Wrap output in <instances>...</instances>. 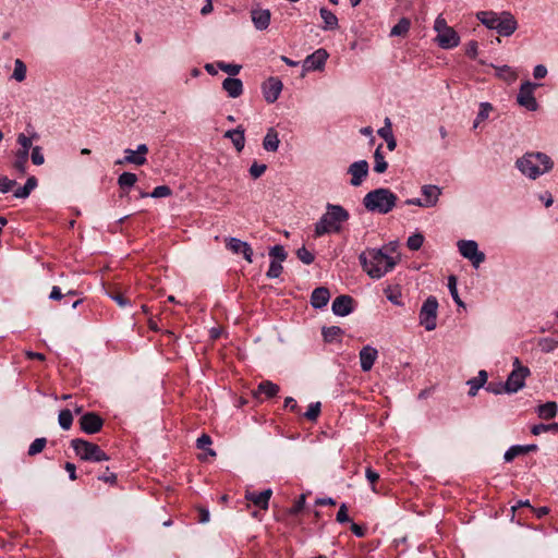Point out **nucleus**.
I'll use <instances>...</instances> for the list:
<instances>
[{"label":"nucleus","mask_w":558,"mask_h":558,"mask_svg":"<svg viewBox=\"0 0 558 558\" xmlns=\"http://www.w3.org/2000/svg\"><path fill=\"white\" fill-rule=\"evenodd\" d=\"M330 299V293L327 288H316L311 295V304L315 308H322L327 305Z\"/></svg>","instance_id":"23"},{"label":"nucleus","mask_w":558,"mask_h":558,"mask_svg":"<svg viewBox=\"0 0 558 558\" xmlns=\"http://www.w3.org/2000/svg\"><path fill=\"white\" fill-rule=\"evenodd\" d=\"M267 169V166L265 163H258L256 161H254L251 167H250V174L253 179H258L259 177H262L265 171Z\"/></svg>","instance_id":"46"},{"label":"nucleus","mask_w":558,"mask_h":558,"mask_svg":"<svg viewBox=\"0 0 558 558\" xmlns=\"http://www.w3.org/2000/svg\"><path fill=\"white\" fill-rule=\"evenodd\" d=\"M353 299L350 295L337 296L331 305V310L337 316H347L353 311Z\"/></svg>","instance_id":"18"},{"label":"nucleus","mask_w":558,"mask_h":558,"mask_svg":"<svg viewBox=\"0 0 558 558\" xmlns=\"http://www.w3.org/2000/svg\"><path fill=\"white\" fill-rule=\"evenodd\" d=\"M530 376V369L523 366L518 357L513 360V369L509 374L504 388L507 393H515L525 385L526 377Z\"/></svg>","instance_id":"8"},{"label":"nucleus","mask_w":558,"mask_h":558,"mask_svg":"<svg viewBox=\"0 0 558 558\" xmlns=\"http://www.w3.org/2000/svg\"><path fill=\"white\" fill-rule=\"evenodd\" d=\"M487 381V373L486 371H480L478 375L474 378L468 380V385L470 386L469 395L471 397L476 396L478 389L484 386Z\"/></svg>","instance_id":"29"},{"label":"nucleus","mask_w":558,"mask_h":558,"mask_svg":"<svg viewBox=\"0 0 558 558\" xmlns=\"http://www.w3.org/2000/svg\"><path fill=\"white\" fill-rule=\"evenodd\" d=\"M17 143L22 147L20 150H25L26 153L29 151V148L32 147V140L27 137L25 134L21 133L17 136Z\"/></svg>","instance_id":"56"},{"label":"nucleus","mask_w":558,"mask_h":558,"mask_svg":"<svg viewBox=\"0 0 558 558\" xmlns=\"http://www.w3.org/2000/svg\"><path fill=\"white\" fill-rule=\"evenodd\" d=\"M342 333V329L338 326H331V327H324L323 328V336L324 339L328 342L333 341L337 337H339Z\"/></svg>","instance_id":"41"},{"label":"nucleus","mask_w":558,"mask_h":558,"mask_svg":"<svg viewBox=\"0 0 558 558\" xmlns=\"http://www.w3.org/2000/svg\"><path fill=\"white\" fill-rule=\"evenodd\" d=\"M537 414L543 420H550L556 416L558 405L555 401H548L537 407Z\"/></svg>","instance_id":"27"},{"label":"nucleus","mask_w":558,"mask_h":558,"mask_svg":"<svg viewBox=\"0 0 558 558\" xmlns=\"http://www.w3.org/2000/svg\"><path fill=\"white\" fill-rule=\"evenodd\" d=\"M492 111H493V106L489 102H481L480 111H478L476 119L473 123V128L476 129L483 121L488 119Z\"/></svg>","instance_id":"35"},{"label":"nucleus","mask_w":558,"mask_h":558,"mask_svg":"<svg viewBox=\"0 0 558 558\" xmlns=\"http://www.w3.org/2000/svg\"><path fill=\"white\" fill-rule=\"evenodd\" d=\"M109 296L121 307L129 304V300L125 299L121 293H109Z\"/></svg>","instance_id":"61"},{"label":"nucleus","mask_w":558,"mask_h":558,"mask_svg":"<svg viewBox=\"0 0 558 558\" xmlns=\"http://www.w3.org/2000/svg\"><path fill=\"white\" fill-rule=\"evenodd\" d=\"M440 189L436 185H424L422 187V194L424 196V205L425 207H433L437 204Z\"/></svg>","instance_id":"24"},{"label":"nucleus","mask_w":558,"mask_h":558,"mask_svg":"<svg viewBox=\"0 0 558 558\" xmlns=\"http://www.w3.org/2000/svg\"><path fill=\"white\" fill-rule=\"evenodd\" d=\"M365 476L372 485H374L379 478V474L371 468L366 469ZM373 492H376L375 486H373Z\"/></svg>","instance_id":"60"},{"label":"nucleus","mask_w":558,"mask_h":558,"mask_svg":"<svg viewBox=\"0 0 558 558\" xmlns=\"http://www.w3.org/2000/svg\"><path fill=\"white\" fill-rule=\"evenodd\" d=\"M320 413V402H314L308 405L304 416L310 421H315Z\"/></svg>","instance_id":"48"},{"label":"nucleus","mask_w":558,"mask_h":558,"mask_svg":"<svg viewBox=\"0 0 558 558\" xmlns=\"http://www.w3.org/2000/svg\"><path fill=\"white\" fill-rule=\"evenodd\" d=\"M377 355L378 352L375 348L371 345L363 347L362 350L360 351V362L362 371H371L377 359Z\"/></svg>","instance_id":"19"},{"label":"nucleus","mask_w":558,"mask_h":558,"mask_svg":"<svg viewBox=\"0 0 558 558\" xmlns=\"http://www.w3.org/2000/svg\"><path fill=\"white\" fill-rule=\"evenodd\" d=\"M16 184L14 180L0 175V192L8 193Z\"/></svg>","instance_id":"54"},{"label":"nucleus","mask_w":558,"mask_h":558,"mask_svg":"<svg viewBox=\"0 0 558 558\" xmlns=\"http://www.w3.org/2000/svg\"><path fill=\"white\" fill-rule=\"evenodd\" d=\"M282 83L277 77H269L263 84V94L268 104H274L280 96Z\"/></svg>","instance_id":"14"},{"label":"nucleus","mask_w":558,"mask_h":558,"mask_svg":"<svg viewBox=\"0 0 558 558\" xmlns=\"http://www.w3.org/2000/svg\"><path fill=\"white\" fill-rule=\"evenodd\" d=\"M222 88L226 90L229 97L236 98L243 93V84L240 78L227 77L222 82Z\"/></svg>","instance_id":"22"},{"label":"nucleus","mask_w":558,"mask_h":558,"mask_svg":"<svg viewBox=\"0 0 558 558\" xmlns=\"http://www.w3.org/2000/svg\"><path fill=\"white\" fill-rule=\"evenodd\" d=\"M271 13L268 9L255 7L251 10V20L257 31H265L269 27Z\"/></svg>","instance_id":"15"},{"label":"nucleus","mask_w":558,"mask_h":558,"mask_svg":"<svg viewBox=\"0 0 558 558\" xmlns=\"http://www.w3.org/2000/svg\"><path fill=\"white\" fill-rule=\"evenodd\" d=\"M515 165L522 174L535 180L551 170L554 162L550 157L544 153H526L517 160Z\"/></svg>","instance_id":"3"},{"label":"nucleus","mask_w":558,"mask_h":558,"mask_svg":"<svg viewBox=\"0 0 558 558\" xmlns=\"http://www.w3.org/2000/svg\"><path fill=\"white\" fill-rule=\"evenodd\" d=\"M466 54L472 58V59H475L476 56H477V43L472 40L468 44V47H466Z\"/></svg>","instance_id":"64"},{"label":"nucleus","mask_w":558,"mask_h":558,"mask_svg":"<svg viewBox=\"0 0 558 558\" xmlns=\"http://www.w3.org/2000/svg\"><path fill=\"white\" fill-rule=\"evenodd\" d=\"M434 29L437 32L435 40L440 48L451 49L459 45L460 37L458 33L447 25L442 15H438L435 20Z\"/></svg>","instance_id":"7"},{"label":"nucleus","mask_w":558,"mask_h":558,"mask_svg":"<svg viewBox=\"0 0 558 558\" xmlns=\"http://www.w3.org/2000/svg\"><path fill=\"white\" fill-rule=\"evenodd\" d=\"M271 495H272L271 489H265L258 494L253 493V492H247L245 494V498L247 500L252 501L255 506L259 507L260 509L267 510Z\"/></svg>","instance_id":"20"},{"label":"nucleus","mask_w":558,"mask_h":558,"mask_svg":"<svg viewBox=\"0 0 558 558\" xmlns=\"http://www.w3.org/2000/svg\"><path fill=\"white\" fill-rule=\"evenodd\" d=\"M448 288H449V291H450V294L452 296V299L454 300V302L459 305V306H463V302L461 301L459 294H458V289H457V278L454 276H450L449 279H448Z\"/></svg>","instance_id":"42"},{"label":"nucleus","mask_w":558,"mask_h":558,"mask_svg":"<svg viewBox=\"0 0 558 558\" xmlns=\"http://www.w3.org/2000/svg\"><path fill=\"white\" fill-rule=\"evenodd\" d=\"M437 310L438 302L435 296H428L421 307L420 324L424 326L427 331L434 330L437 326Z\"/></svg>","instance_id":"9"},{"label":"nucleus","mask_w":558,"mask_h":558,"mask_svg":"<svg viewBox=\"0 0 558 558\" xmlns=\"http://www.w3.org/2000/svg\"><path fill=\"white\" fill-rule=\"evenodd\" d=\"M397 199V195L389 189L379 187L364 196L363 205L368 211L385 215L392 210Z\"/></svg>","instance_id":"5"},{"label":"nucleus","mask_w":558,"mask_h":558,"mask_svg":"<svg viewBox=\"0 0 558 558\" xmlns=\"http://www.w3.org/2000/svg\"><path fill=\"white\" fill-rule=\"evenodd\" d=\"M227 247L234 254H242L248 263L253 262V250L247 242L236 238H229L227 239Z\"/></svg>","instance_id":"17"},{"label":"nucleus","mask_w":558,"mask_h":558,"mask_svg":"<svg viewBox=\"0 0 558 558\" xmlns=\"http://www.w3.org/2000/svg\"><path fill=\"white\" fill-rule=\"evenodd\" d=\"M378 135L384 140H387V138L393 136L392 129H391V121L389 118L385 119V125L378 130Z\"/></svg>","instance_id":"52"},{"label":"nucleus","mask_w":558,"mask_h":558,"mask_svg":"<svg viewBox=\"0 0 558 558\" xmlns=\"http://www.w3.org/2000/svg\"><path fill=\"white\" fill-rule=\"evenodd\" d=\"M486 389L495 395H500L502 392H506V389L504 388L502 383H497V384L490 383V384H488Z\"/></svg>","instance_id":"62"},{"label":"nucleus","mask_w":558,"mask_h":558,"mask_svg":"<svg viewBox=\"0 0 558 558\" xmlns=\"http://www.w3.org/2000/svg\"><path fill=\"white\" fill-rule=\"evenodd\" d=\"M217 65L221 71L230 75H236L242 69V66L239 64L225 63L222 61L218 62Z\"/></svg>","instance_id":"49"},{"label":"nucleus","mask_w":558,"mask_h":558,"mask_svg":"<svg viewBox=\"0 0 558 558\" xmlns=\"http://www.w3.org/2000/svg\"><path fill=\"white\" fill-rule=\"evenodd\" d=\"M269 255L277 259V262L282 263L287 258V253L282 245H275L270 248Z\"/></svg>","instance_id":"50"},{"label":"nucleus","mask_w":558,"mask_h":558,"mask_svg":"<svg viewBox=\"0 0 558 558\" xmlns=\"http://www.w3.org/2000/svg\"><path fill=\"white\" fill-rule=\"evenodd\" d=\"M374 159H375L374 171L377 173H384L388 168V163L381 154V146H378L376 148V150L374 153Z\"/></svg>","instance_id":"37"},{"label":"nucleus","mask_w":558,"mask_h":558,"mask_svg":"<svg viewBox=\"0 0 558 558\" xmlns=\"http://www.w3.org/2000/svg\"><path fill=\"white\" fill-rule=\"evenodd\" d=\"M171 189L167 185H159L156 186L153 192L150 193V197L154 198H160V197H167L171 195Z\"/></svg>","instance_id":"51"},{"label":"nucleus","mask_w":558,"mask_h":558,"mask_svg":"<svg viewBox=\"0 0 558 558\" xmlns=\"http://www.w3.org/2000/svg\"><path fill=\"white\" fill-rule=\"evenodd\" d=\"M476 17L487 28L497 31L500 36H510L518 28L514 16L506 11L500 14L493 11H481L476 13Z\"/></svg>","instance_id":"4"},{"label":"nucleus","mask_w":558,"mask_h":558,"mask_svg":"<svg viewBox=\"0 0 558 558\" xmlns=\"http://www.w3.org/2000/svg\"><path fill=\"white\" fill-rule=\"evenodd\" d=\"M304 505H305V496H304V495H301V496L299 497V499L295 501V504L292 506V508L290 509V513H291V514H296V513H299L300 511H302V510H303Z\"/></svg>","instance_id":"58"},{"label":"nucleus","mask_w":558,"mask_h":558,"mask_svg":"<svg viewBox=\"0 0 558 558\" xmlns=\"http://www.w3.org/2000/svg\"><path fill=\"white\" fill-rule=\"evenodd\" d=\"M104 425V420L94 412H88L80 418L81 429L86 434L98 433Z\"/></svg>","instance_id":"12"},{"label":"nucleus","mask_w":558,"mask_h":558,"mask_svg":"<svg viewBox=\"0 0 558 558\" xmlns=\"http://www.w3.org/2000/svg\"><path fill=\"white\" fill-rule=\"evenodd\" d=\"M58 421H59V425L68 430L71 428L72 426V423H73V415H72V412L68 409L65 410H62L60 413H59V417H58Z\"/></svg>","instance_id":"40"},{"label":"nucleus","mask_w":558,"mask_h":558,"mask_svg":"<svg viewBox=\"0 0 558 558\" xmlns=\"http://www.w3.org/2000/svg\"><path fill=\"white\" fill-rule=\"evenodd\" d=\"M385 294H386L387 299H388L391 303H393V304H396V305H400V304H401V302H400V300H399V299H400V296H401V293H400V291H399V290H397V289H391V288H387V289L385 290Z\"/></svg>","instance_id":"53"},{"label":"nucleus","mask_w":558,"mask_h":558,"mask_svg":"<svg viewBox=\"0 0 558 558\" xmlns=\"http://www.w3.org/2000/svg\"><path fill=\"white\" fill-rule=\"evenodd\" d=\"M298 258L304 263L305 265H311L315 257L314 254L311 253L306 247L302 246L296 251Z\"/></svg>","instance_id":"44"},{"label":"nucleus","mask_w":558,"mask_h":558,"mask_svg":"<svg viewBox=\"0 0 558 558\" xmlns=\"http://www.w3.org/2000/svg\"><path fill=\"white\" fill-rule=\"evenodd\" d=\"M411 27V21L408 17H402L399 22L391 28L390 36H405Z\"/></svg>","instance_id":"32"},{"label":"nucleus","mask_w":558,"mask_h":558,"mask_svg":"<svg viewBox=\"0 0 558 558\" xmlns=\"http://www.w3.org/2000/svg\"><path fill=\"white\" fill-rule=\"evenodd\" d=\"M209 445H211V438L207 434H203L196 440V446L198 449H206Z\"/></svg>","instance_id":"59"},{"label":"nucleus","mask_w":558,"mask_h":558,"mask_svg":"<svg viewBox=\"0 0 558 558\" xmlns=\"http://www.w3.org/2000/svg\"><path fill=\"white\" fill-rule=\"evenodd\" d=\"M71 446L75 451L76 456H78L82 460L94 462L109 460L107 453L104 450H101V448L98 445L89 442L87 440L76 438L71 441Z\"/></svg>","instance_id":"6"},{"label":"nucleus","mask_w":558,"mask_h":558,"mask_svg":"<svg viewBox=\"0 0 558 558\" xmlns=\"http://www.w3.org/2000/svg\"><path fill=\"white\" fill-rule=\"evenodd\" d=\"M12 77L17 82H23L26 77V65L20 59L14 61V70Z\"/></svg>","instance_id":"39"},{"label":"nucleus","mask_w":558,"mask_h":558,"mask_svg":"<svg viewBox=\"0 0 558 558\" xmlns=\"http://www.w3.org/2000/svg\"><path fill=\"white\" fill-rule=\"evenodd\" d=\"M37 186V179L35 177H29L24 184V186L19 187L14 192V196L16 198H25L27 197L31 192Z\"/></svg>","instance_id":"33"},{"label":"nucleus","mask_w":558,"mask_h":558,"mask_svg":"<svg viewBox=\"0 0 558 558\" xmlns=\"http://www.w3.org/2000/svg\"><path fill=\"white\" fill-rule=\"evenodd\" d=\"M319 13L324 21V29H336L338 27V19L330 10L322 8Z\"/></svg>","instance_id":"31"},{"label":"nucleus","mask_w":558,"mask_h":558,"mask_svg":"<svg viewBox=\"0 0 558 558\" xmlns=\"http://www.w3.org/2000/svg\"><path fill=\"white\" fill-rule=\"evenodd\" d=\"M32 161L36 166H40L45 162V157L41 153V148L39 146H36L32 150Z\"/></svg>","instance_id":"55"},{"label":"nucleus","mask_w":558,"mask_h":558,"mask_svg":"<svg viewBox=\"0 0 558 558\" xmlns=\"http://www.w3.org/2000/svg\"><path fill=\"white\" fill-rule=\"evenodd\" d=\"M27 160L28 153L25 150H17L15 154V160L13 162L14 169L24 174L26 172Z\"/></svg>","instance_id":"34"},{"label":"nucleus","mask_w":558,"mask_h":558,"mask_svg":"<svg viewBox=\"0 0 558 558\" xmlns=\"http://www.w3.org/2000/svg\"><path fill=\"white\" fill-rule=\"evenodd\" d=\"M497 75H498V77L502 78L504 81H506L508 83H512L517 80L515 71L512 70L508 65L497 68Z\"/></svg>","instance_id":"38"},{"label":"nucleus","mask_w":558,"mask_h":558,"mask_svg":"<svg viewBox=\"0 0 558 558\" xmlns=\"http://www.w3.org/2000/svg\"><path fill=\"white\" fill-rule=\"evenodd\" d=\"M282 265L281 263L277 262V260H272L269 265V269L266 274V276L270 279H275V278H278L281 272H282Z\"/></svg>","instance_id":"47"},{"label":"nucleus","mask_w":558,"mask_h":558,"mask_svg":"<svg viewBox=\"0 0 558 558\" xmlns=\"http://www.w3.org/2000/svg\"><path fill=\"white\" fill-rule=\"evenodd\" d=\"M328 59V53L325 49H317L312 54L307 56L303 62L305 71L322 70Z\"/></svg>","instance_id":"13"},{"label":"nucleus","mask_w":558,"mask_h":558,"mask_svg":"<svg viewBox=\"0 0 558 558\" xmlns=\"http://www.w3.org/2000/svg\"><path fill=\"white\" fill-rule=\"evenodd\" d=\"M348 172L352 177L350 183L353 186H359L368 174V162L366 160L355 161L350 165Z\"/></svg>","instance_id":"16"},{"label":"nucleus","mask_w":558,"mask_h":558,"mask_svg":"<svg viewBox=\"0 0 558 558\" xmlns=\"http://www.w3.org/2000/svg\"><path fill=\"white\" fill-rule=\"evenodd\" d=\"M533 75L535 78H544L547 75V69L545 65L538 64L534 68Z\"/></svg>","instance_id":"63"},{"label":"nucleus","mask_w":558,"mask_h":558,"mask_svg":"<svg viewBox=\"0 0 558 558\" xmlns=\"http://www.w3.org/2000/svg\"><path fill=\"white\" fill-rule=\"evenodd\" d=\"M279 389L280 388L277 384L264 380L258 385L254 396L257 397L258 395H265L267 398H272L279 392Z\"/></svg>","instance_id":"28"},{"label":"nucleus","mask_w":558,"mask_h":558,"mask_svg":"<svg viewBox=\"0 0 558 558\" xmlns=\"http://www.w3.org/2000/svg\"><path fill=\"white\" fill-rule=\"evenodd\" d=\"M279 144L280 140L278 136V132L274 128H269L263 140V148L266 151L275 153L278 150Z\"/></svg>","instance_id":"25"},{"label":"nucleus","mask_w":558,"mask_h":558,"mask_svg":"<svg viewBox=\"0 0 558 558\" xmlns=\"http://www.w3.org/2000/svg\"><path fill=\"white\" fill-rule=\"evenodd\" d=\"M349 218L350 214L344 207L328 203L326 205V211L315 223V236L319 238L325 234L340 233L343 223H345Z\"/></svg>","instance_id":"2"},{"label":"nucleus","mask_w":558,"mask_h":558,"mask_svg":"<svg viewBox=\"0 0 558 558\" xmlns=\"http://www.w3.org/2000/svg\"><path fill=\"white\" fill-rule=\"evenodd\" d=\"M124 155H125L124 159L123 160H118L117 165H122V163L126 162V163H133V165H136V166H143L147 161L146 157L137 156V153L135 150L130 149V148L124 150Z\"/></svg>","instance_id":"30"},{"label":"nucleus","mask_w":558,"mask_h":558,"mask_svg":"<svg viewBox=\"0 0 558 558\" xmlns=\"http://www.w3.org/2000/svg\"><path fill=\"white\" fill-rule=\"evenodd\" d=\"M537 449L536 445H526V446H512L510 447L504 456L506 462L512 461L515 457L520 454L527 453L530 451H535Z\"/></svg>","instance_id":"26"},{"label":"nucleus","mask_w":558,"mask_h":558,"mask_svg":"<svg viewBox=\"0 0 558 558\" xmlns=\"http://www.w3.org/2000/svg\"><path fill=\"white\" fill-rule=\"evenodd\" d=\"M245 130L242 125H239L236 129L228 130L225 133V137L230 138L235 149L240 153L243 150L245 146Z\"/></svg>","instance_id":"21"},{"label":"nucleus","mask_w":558,"mask_h":558,"mask_svg":"<svg viewBox=\"0 0 558 558\" xmlns=\"http://www.w3.org/2000/svg\"><path fill=\"white\" fill-rule=\"evenodd\" d=\"M360 263L364 271L372 279H380L387 272L391 271L400 262L398 255L384 253L379 248H368L359 256Z\"/></svg>","instance_id":"1"},{"label":"nucleus","mask_w":558,"mask_h":558,"mask_svg":"<svg viewBox=\"0 0 558 558\" xmlns=\"http://www.w3.org/2000/svg\"><path fill=\"white\" fill-rule=\"evenodd\" d=\"M336 519L339 523H345V522L350 521V518L348 515V508H347L345 504H342L340 506Z\"/></svg>","instance_id":"57"},{"label":"nucleus","mask_w":558,"mask_h":558,"mask_svg":"<svg viewBox=\"0 0 558 558\" xmlns=\"http://www.w3.org/2000/svg\"><path fill=\"white\" fill-rule=\"evenodd\" d=\"M538 86V84L530 81L524 82L517 95L518 104L529 111H536L538 109V104L534 97V92Z\"/></svg>","instance_id":"10"},{"label":"nucleus","mask_w":558,"mask_h":558,"mask_svg":"<svg viewBox=\"0 0 558 558\" xmlns=\"http://www.w3.org/2000/svg\"><path fill=\"white\" fill-rule=\"evenodd\" d=\"M137 182V177L135 173L132 172H123L118 178V184L122 190L130 189L134 186V184Z\"/></svg>","instance_id":"36"},{"label":"nucleus","mask_w":558,"mask_h":558,"mask_svg":"<svg viewBox=\"0 0 558 558\" xmlns=\"http://www.w3.org/2000/svg\"><path fill=\"white\" fill-rule=\"evenodd\" d=\"M46 442V438H36L28 448V454L35 456L37 453H40L44 450Z\"/></svg>","instance_id":"45"},{"label":"nucleus","mask_w":558,"mask_h":558,"mask_svg":"<svg viewBox=\"0 0 558 558\" xmlns=\"http://www.w3.org/2000/svg\"><path fill=\"white\" fill-rule=\"evenodd\" d=\"M424 243V236L421 233H415L408 239L407 245L412 251H417Z\"/></svg>","instance_id":"43"},{"label":"nucleus","mask_w":558,"mask_h":558,"mask_svg":"<svg viewBox=\"0 0 558 558\" xmlns=\"http://www.w3.org/2000/svg\"><path fill=\"white\" fill-rule=\"evenodd\" d=\"M460 254L469 259L475 268L485 260V254L478 251V245L472 240H460L458 242Z\"/></svg>","instance_id":"11"}]
</instances>
